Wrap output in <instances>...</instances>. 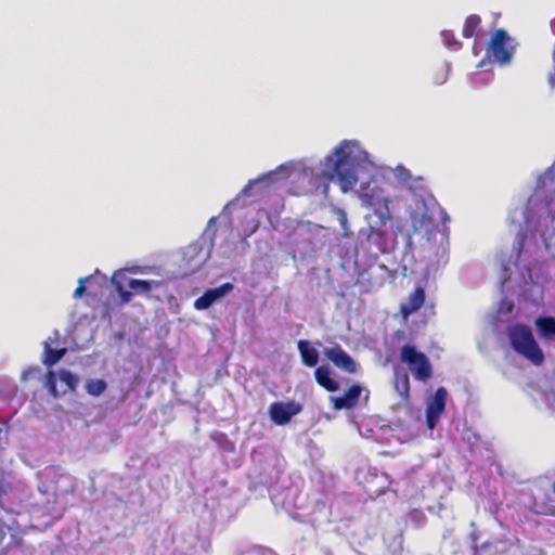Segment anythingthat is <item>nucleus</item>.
Instances as JSON below:
<instances>
[{
    "label": "nucleus",
    "instance_id": "obj_1",
    "mask_svg": "<svg viewBox=\"0 0 555 555\" xmlns=\"http://www.w3.org/2000/svg\"><path fill=\"white\" fill-rule=\"evenodd\" d=\"M507 335L513 349L532 364L540 366L544 362V353L535 341L532 331L525 324L508 327Z\"/></svg>",
    "mask_w": 555,
    "mask_h": 555
},
{
    "label": "nucleus",
    "instance_id": "obj_2",
    "mask_svg": "<svg viewBox=\"0 0 555 555\" xmlns=\"http://www.w3.org/2000/svg\"><path fill=\"white\" fill-rule=\"evenodd\" d=\"M336 160L333 168L332 180H336L343 192L353 189L358 182L357 162L352 151V146L345 142L336 149Z\"/></svg>",
    "mask_w": 555,
    "mask_h": 555
},
{
    "label": "nucleus",
    "instance_id": "obj_3",
    "mask_svg": "<svg viewBox=\"0 0 555 555\" xmlns=\"http://www.w3.org/2000/svg\"><path fill=\"white\" fill-rule=\"evenodd\" d=\"M400 361L408 365L415 380L427 382L433 377L429 358L414 345L405 344L400 348Z\"/></svg>",
    "mask_w": 555,
    "mask_h": 555
},
{
    "label": "nucleus",
    "instance_id": "obj_4",
    "mask_svg": "<svg viewBox=\"0 0 555 555\" xmlns=\"http://www.w3.org/2000/svg\"><path fill=\"white\" fill-rule=\"evenodd\" d=\"M512 41L513 39L504 29H496L490 39L487 50L488 55L500 65L509 64L515 53Z\"/></svg>",
    "mask_w": 555,
    "mask_h": 555
},
{
    "label": "nucleus",
    "instance_id": "obj_5",
    "mask_svg": "<svg viewBox=\"0 0 555 555\" xmlns=\"http://www.w3.org/2000/svg\"><path fill=\"white\" fill-rule=\"evenodd\" d=\"M362 198L366 206L372 208L374 214L378 217V224L380 227L386 225V223L391 220V212L389 209L390 199L384 195L383 191L364 193Z\"/></svg>",
    "mask_w": 555,
    "mask_h": 555
},
{
    "label": "nucleus",
    "instance_id": "obj_6",
    "mask_svg": "<svg viewBox=\"0 0 555 555\" xmlns=\"http://www.w3.org/2000/svg\"><path fill=\"white\" fill-rule=\"evenodd\" d=\"M302 405L296 401L273 402L269 406V416L272 423L279 426L286 425L291 420L299 414Z\"/></svg>",
    "mask_w": 555,
    "mask_h": 555
},
{
    "label": "nucleus",
    "instance_id": "obj_7",
    "mask_svg": "<svg viewBox=\"0 0 555 555\" xmlns=\"http://www.w3.org/2000/svg\"><path fill=\"white\" fill-rule=\"evenodd\" d=\"M325 357L334 363V365L341 371L354 374L358 365L353 358L347 353L339 345L335 347L326 348L324 350Z\"/></svg>",
    "mask_w": 555,
    "mask_h": 555
},
{
    "label": "nucleus",
    "instance_id": "obj_8",
    "mask_svg": "<svg viewBox=\"0 0 555 555\" xmlns=\"http://www.w3.org/2000/svg\"><path fill=\"white\" fill-rule=\"evenodd\" d=\"M362 387L358 384L351 385L343 396L331 397L332 408L336 411L354 408L360 399Z\"/></svg>",
    "mask_w": 555,
    "mask_h": 555
},
{
    "label": "nucleus",
    "instance_id": "obj_9",
    "mask_svg": "<svg viewBox=\"0 0 555 555\" xmlns=\"http://www.w3.org/2000/svg\"><path fill=\"white\" fill-rule=\"evenodd\" d=\"M233 289V284L224 283L217 288L207 289L201 297L194 301L196 310L208 309L216 300L223 297L225 294Z\"/></svg>",
    "mask_w": 555,
    "mask_h": 555
},
{
    "label": "nucleus",
    "instance_id": "obj_10",
    "mask_svg": "<svg viewBox=\"0 0 555 555\" xmlns=\"http://www.w3.org/2000/svg\"><path fill=\"white\" fill-rule=\"evenodd\" d=\"M425 301V291L422 287H417L410 296L406 302L401 304L400 313L403 319H406L412 313L416 312L422 308Z\"/></svg>",
    "mask_w": 555,
    "mask_h": 555
},
{
    "label": "nucleus",
    "instance_id": "obj_11",
    "mask_svg": "<svg viewBox=\"0 0 555 555\" xmlns=\"http://www.w3.org/2000/svg\"><path fill=\"white\" fill-rule=\"evenodd\" d=\"M59 340V337H49L47 341H44L43 345V359L42 362L47 367H51L54 364H56L66 353V348L61 349H53L51 347L50 343H56Z\"/></svg>",
    "mask_w": 555,
    "mask_h": 555
},
{
    "label": "nucleus",
    "instance_id": "obj_12",
    "mask_svg": "<svg viewBox=\"0 0 555 555\" xmlns=\"http://www.w3.org/2000/svg\"><path fill=\"white\" fill-rule=\"evenodd\" d=\"M331 374L332 372L327 365H321L314 371L317 383L327 391L334 392L339 389V384L337 380L332 378Z\"/></svg>",
    "mask_w": 555,
    "mask_h": 555
},
{
    "label": "nucleus",
    "instance_id": "obj_13",
    "mask_svg": "<svg viewBox=\"0 0 555 555\" xmlns=\"http://www.w3.org/2000/svg\"><path fill=\"white\" fill-rule=\"evenodd\" d=\"M297 348L300 353L301 362L308 366L313 367L319 362V352L308 340H299Z\"/></svg>",
    "mask_w": 555,
    "mask_h": 555
},
{
    "label": "nucleus",
    "instance_id": "obj_14",
    "mask_svg": "<svg viewBox=\"0 0 555 555\" xmlns=\"http://www.w3.org/2000/svg\"><path fill=\"white\" fill-rule=\"evenodd\" d=\"M535 327L541 338L551 340L555 338V318L539 317L535 319Z\"/></svg>",
    "mask_w": 555,
    "mask_h": 555
},
{
    "label": "nucleus",
    "instance_id": "obj_15",
    "mask_svg": "<svg viewBox=\"0 0 555 555\" xmlns=\"http://www.w3.org/2000/svg\"><path fill=\"white\" fill-rule=\"evenodd\" d=\"M447 397L448 392L446 388L439 387L428 402L426 411L441 415L446 409Z\"/></svg>",
    "mask_w": 555,
    "mask_h": 555
},
{
    "label": "nucleus",
    "instance_id": "obj_16",
    "mask_svg": "<svg viewBox=\"0 0 555 555\" xmlns=\"http://www.w3.org/2000/svg\"><path fill=\"white\" fill-rule=\"evenodd\" d=\"M159 285H160L159 281H146V280H138V279H129L128 280V287L134 294H147L153 288L159 287Z\"/></svg>",
    "mask_w": 555,
    "mask_h": 555
},
{
    "label": "nucleus",
    "instance_id": "obj_17",
    "mask_svg": "<svg viewBox=\"0 0 555 555\" xmlns=\"http://www.w3.org/2000/svg\"><path fill=\"white\" fill-rule=\"evenodd\" d=\"M393 387L398 395L403 400H409L410 398V378L408 373H396L395 380H393Z\"/></svg>",
    "mask_w": 555,
    "mask_h": 555
},
{
    "label": "nucleus",
    "instance_id": "obj_18",
    "mask_svg": "<svg viewBox=\"0 0 555 555\" xmlns=\"http://www.w3.org/2000/svg\"><path fill=\"white\" fill-rule=\"evenodd\" d=\"M480 24H481V18L479 15L477 14H472V15H468L464 22V25H463V29H462V35L464 38H473L479 27H480Z\"/></svg>",
    "mask_w": 555,
    "mask_h": 555
},
{
    "label": "nucleus",
    "instance_id": "obj_19",
    "mask_svg": "<svg viewBox=\"0 0 555 555\" xmlns=\"http://www.w3.org/2000/svg\"><path fill=\"white\" fill-rule=\"evenodd\" d=\"M86 391L92 397L101 396L107 388V384L104 379L91 378L86 382Z\"/></svg>",
    "mask_w": 555,
    "mask_h": 555
},
{
    "label": "nucleus",
    "instance_id": "obj_20",
    "mask_svg": "<svg viewBox=\"0 0 555 555\" xmlns=\"http://www.w3.org/2000/svg\"><path fill=\"white\" fill-rule=\"evenodd\" d=\"M57 375L60 376V379L66 385V389L63 390V393H66L67 391H75L79 382L75 374L67 370H60Z\"/></svg>",
    "mask_w": 555,
    "mask_h": 555
},
{
    "label": "nucleus",
    "instance_id": "obj_21",
    "mask_svg": "<svg viewBox=\"0 0 555 555\" xmlns=\"http://www.w3.org/2000/svg\"><path fill=\"white\" fill-rule=\"evenodd\" d=\"M367 241L377 246L378 249L384 250L386 245V234L375 228H370L367 233Z\"/></svg>",
    "mask_w": 555,
    "mask_h": 555
},
{
    "label": "nucleus",
    "instance_id": "obj_22",
    "mask_svg": "<svg viewBox=\"0 0 555 555\" xmlns=\"http://www.w3.org/2000/svg\"><path fill=\"white\" fill-rule=\"evenodd\" d=\"M408 517L415 527H423L427 522V517L421 508L411 509Z\"/></svg>",
    "mask_w": 555,
    "mask_h": 555
},
{
    "label": "nucleus",
    "instance_id": "obj_23",
    "mask_svg": "<svg viewBox=\"0 0 555 555\" xmlns=\"http://www.w3.org/2000/svg\"><path fill=\"white\" fill-rule=\"evenodd\" d=\"M113 283L115 285L116 292L119 295L120 304L126 305V304L130 302L133 293L125 289L121 282L117 281L116 278L113 279Z\"/></svg>",
    "mask_w": 555,
    "mask_h": 555
},
{
    "label": "nucleus",
    "instance_id": "obj_24",
    "mask_svg": "<svg viewBox=\"0 0 555 555\" xmlns=\"http://www.w3.org/2000/svg\"><path fill=\"white\" fill-rule=\"evenodd\" d=\"M441 37L443 39L444 44L451 49L456 50L462 46V43L455 38V35L452 30H443L441 33Z\"/></svg>",
    "mask_w": 555,
    "mask_h": 555
},
{
    "label": "nucleus",
    "instance_id": "obj_25",
    "mask_svg": "<svg viewBox=\"0 0 555 555\" xmlns=\"http://www.w3.org/2000/svg\"><path fill=\"white\" fill-rule=\"evenodd\" d=\"M56 374L53 371H49L46 375V387L54 398L59 397V391L56 389Z\"/></svg>",
    "mask_w": 555,
    "mask_h": 555
},
{
    "label": "nucleus",
    "instance_id": "obj_26",
    "mask_svg": "<svg viewBox=\"0 0 555 555\" xmlns=\"http://www.w3.org/2000/svg\"><path fill=\"white\" fill-rule=\"evenodd\" d=\"M440 417V414L431 413L426 411V425L428 429H434L437 425V422Z\"/></svg>",
    "mask_w": 555,
    "mask_h": 555
},
{
    "label": "nucleus",
    "instance_id": "obj_27",
    "mask_svg": "<svg viewBox=\"0 0 555 555\" xmlns=\"http://www.w3.org/2000/svg\"><path fill=\"white\" fill-rule=\"evenodd\" d=\"M89 280V278H83V279H80L78 281V286L77 288L75 289L74 292V297L75 298H80L85 292H86V286H85V283Z\"/></svg>",
    "mask_w": 555,
    "mask_h": 555
},
{
    "label": "nucleus",
    "instance_id": "obj_28",
    "mask_svg": "<svg viewBox=\"0 0 555 555\" xmlns=\"http://www.w3.org/2000/svg\"><path fill=\"white\" fill-rule=\"evenodd\" d=\"M11 486L10 485H5L3 483L1 480H0V499L5 495L8 493V491L10 490Z\"/></svg>",
    "mask_w": 555,
    "mask_h": 555
},
{
    "label": "nucleus",
    "instance_id": "obj_29",
    "mask_svg": "<svg viewBox=\"0 0 555 555\" xmlns=\"http://www.w3.org/2000/svg\"><path fill=\"white\" fill-rule=\"evenodd\" d=\"M398 171H400L401 178L403 180H406L411 177L410 171L405 169L404 167H398Z\"/></svg>",
    "mask_w": 555,
    "mask_h": 555
},
{
    "label": "nucleus",
    "instance_id": "obj_30",
    "mask_svg": "<svg viewBox=\"0 0 555 555\" xmlns=\"http://www.w3.org/2000/svg\"><path fill=\"white\" fill-rule=\"evenodd\" d=\"M525 233H520L518 234V238H519V253L521 251V248H522V245H524V241H525Z\"/></svg>",
    "mask_w": 555,
    "mask_h": 555
},
{
    "label": "nucleus",
    "instance_id": "obj_31",
    "mask_svg": "<svg viewBox=\"0 0 555 555\" xmlns=\"http://www.w3.org/2000/svg\"><path fill=\"white\" fill-rule=\"evenodd\" d=\"M483 63H485V61H483V60H482V61H480V63L478 64V67H482V66H483Z\"/></svg>",
    "mask_w": 555,
    "mask_h": 555
}]
</instances>
